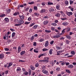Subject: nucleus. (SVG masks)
Masks as SVG:
<instances>
[{"mask_svg":"<svg viewBox=\"0 0 76 76\" xmlns=\"http://www.w3.org/2000/svg\"><path fill=\"white\" fill-rule=\"evenodd\" d=\"M25 51H22L20 53V55L21 56H23V54H25Z\"/></svg>","mask_w":76,"mask_h":76,"instance_id":"28","label":"nucleus"},{"mask_svg":"<svg viewBox=\"0 0 76 76\" xmlns=\"http://www.w3.org/2000/svg\"><path fill=\"white\" fill-rule=\"evenodd\" d=\"M66 29L67 31H70V28H69L67 27L65 28V30Z\"/></svg>","mask_w":76,"mask_h":76,"instance_id":"47","label":"nucleus"},{"mask_svg":"<svg viewBox=\"0 0 76 76\" xmlns=\"http://www.w3.org/2000/svg\"><path fill=\"white\" fill-rule=\"evenodd\" d=\"M55 16H56L57 18H60V14L59 13H57L56 14Z\"/></svg>","mask_w":76,"mask_h":76,"instance_id":"12","label":"nucleus"},{"mask_svg":"<svg viewBox=\"0 0 76 76\" xmlns=\"http://www.w3.org/2000/svg\"><path fill=\"white\" fill-rule=\"evenodd\" d=\"M34 10H38V8L36 6L34 7Z\"/></svg>","mask_w":76,"mask_h":76,"instance_id":"39","label":"nucleus"},{"mask_svg":"<svg viewBox=\"0 0 76 76\" xmlns=\"http://www.w3.org/2000/svg\"><path fill=\"white\" fill-rule=\"evenodd\" d=\"M44 61H45V63H48V61H49V58L47 57H45L44 58Z\"/></svg>","mask_w":76,"mask_h":76,"instance_id":"2","label":"nucleus"},{"mask_svg":"<svg viewBox=\"0 0 76 76\" xmlns=\"http://www.w3.org/2000/svg\"><path fill=\"white\" fill-rule=\"evenodd\" d=\"M24 75H28V72H24Z\"/></svg>","mask_w":76,"mask_h":76,"instance_id":"52","label":"nucleus"},{"mask_svg":"<svg viewBox=\"0 0 76 76\" xmlns=\"http://www.w3.org/2000/svg\"><path fill=\"white\" fill-rule=\"evenodd\" d=\"M21 51V47L20 46H19L18 48V53H20Z\"/></svg>","mask_w":76,"mask_h":76,"instance_id":"15","label":"nucleus"},{"mask_svg":"<svg viewBox=\"0 0 76 76\" xmlns=\"http://www.w3.org/2000/svg\"><path fill=\"white\" fill-rule=\"evenodd\" d=\"M48 5H52L53 4V3L49 1L48 3Z\"/></svg>","mask_w":76,"mask_h":76,"instance_id":"37","label":"nucleus"},{"mask_svg":"<svg viewBox=\"0 0 76 76\" xmlns=\"http://www.w3.org/2000/svg\"><path fill=\"white\" fill-rule=\"evenodd\" d=\"M34 36H32L31 38V41H32V40H34Z\"/></svg>","mask_w":76,"mask_h":76,"instance_id":"51","label":"nucleus"},{"mask_svg":"<svg viewBox=\"0 0 76 76\" xmlns=\"http://www.w3.org/2000/svg\"><path fill=\"white\" fill-rule=\"evenodd\" d=\"M66 38H67V39H71V37H70V36L69 35H67L66 36Z\"/></svg>","mask_w":76,"mask_h":76,"instance_id":"41","label":"nucleus"},{"mask_svg":"<svg viewBox=\"0 0 76 76\" xmlns=\"http://www.w3.org/2000/svg\"><path fill=\"white\" fill-rule=\"evenodd\" d=\"M62 51H60L59 52V51L57 52V56H60V54H61V52Z\"/></svg>","mask_w":76,"mask_h":76,"instance_id":"27","label":"nucleus"},{"mask_svg":"<svg viewBox=\"0 0 76 76\" xmlns=\"http://www.w3.org/2000/svg\"><path fill=\"white\" fill-rule=\"evenodd\" d=\"M59 62L60 63H61V64L62 66H63L64 65V64H65V63L63 61H60Z\"/></svg>","mask_w":76,"mask_h":76,"instance_id":"35","label":"nucleus"},{"mask_svg":"<svg viewBox=\"0 0 76 76\" xmlns=\"http://www.w3.org/2000/svg\"><path fill=\"white\" fill-rule=\"evenodd\" d=\"M34 15H35V16H37V17L39 16V13H36V12H34Z\"/></svg>","mask_w":76,"mask_h":76,"instance_id":"29","label":"nucleus"},{"mask_svg":"<svg viewBox=\"0 0 76 76\" xmlns=\"http://www.w3.org/2000/svg\"><path fill=\"white\" fill-rule=\"evenodd\" d=\"M65 4L66 6H68L69 5V1L67 0L64 1Z\"/></svg>","mask_w":76,"mask_h":76,"instance_id":"16","label":"nucleus"},{"mask_svg":"<svg viewBox=\"0 0 76 76\" xmlns=\"http://www.w3.org/2000/svg\"><path fill=\"white\" fill-rule=\"evenodd\" d=\"M65 42L66 44H67L68 45V44H69V43H70V41L68 40H67L65 41Z\"/></svg>","mask_w":76,"mask_h":76,"instance_id":"34","label":"nucleus"},{"mask_svg":"<svg viewBox=\"0 0 76 76\" xmlns=\"http://www.w3.org/2000/svg\"><path fill=\"white\" fill-rule=\"evenodd\" d=\"M72 54L74 55L75 54V52L74 51H72L71 52Z\"/></svg>","mask_w":76,"mask_h":76,"instance_id":"62","label":"nucleus"},{"mask_svg":"<svg viewBox=\"0 0 76 76\" xmlns=\"http://www.w3.org/2000/svg\"><path fill=\"white\" fill-rule=\"evenodd\" d=\"M60 68L57 67L56 68V70H57V71H58V72H59V71H60Z\"/></svg>","mask_w":76,"mask_h":76,"instance_id":"49","label":"nucleus"},{"mask_svg":"<svg viewBox=\"0 0 76 76\" xmlns=\"http://www.w3.org/2000/svg\"><path fill=\"white\" fill-rule=\"evenodd\" d=\"M48 23V21H44L43 23V24L45 25H47Z\"/></svg>","mask_w":76,"mask_h":76,"instance_id":"25","label":"nucleus"},{"mask_svg":"<svg viewBox=\"0 0 76 76\" xmlns=\"http://www.w3.org/2000/svg\"><path fill=\"white\" fill-rule=\"evenodd\" d=\"M19 14V12H15L13 14L14 16H17V15H18Z\"/></svg>","mask_w":76,"mask_h":76,"instance_id":"23","label":"nucleus"},{"mask_svg":"<svg viewBox=\"0 0 76 76\" xmlns=\"http://www.w3.org/2000/svg\"><path fill=\"white\" fill-rule=\"evenodd\" d=\"M4 50L5 51H9V48H4Z\"/></svg>","mask_w":76,"mask_h":76,"instance_id":"42","label":"nucleus"},{"mask_svg":"<svg viewBox=\"0 0 76 76\" xmlns=\"http://www.w3.org/2000/svg\"><path fill=\"white\" fill-rule=\"evenodd\" d=\"M72 14H73V13H72V12H68L66 13V15H68L69 16H70V15H72Z\"/></svg>","mask_w":76,"mask_h":76,"instance_id":"10","label":"nucleus"},{"mask_svg":"<svg viewBox=\"0 0 76 76\" xmlns=\"http://www.w3.org/2000/svg\"><path fill=\"white\" fill-rule=\"evenodd\" d=\"M38 41L39 42H43V41H44V39L42 38L41 37H40Z\"/></svg>","mask_w":76,"mask_h":76,"instance_id":"3","label":"nucleus"},{"mask_svg":"<svg viewBox=\"0 0 76 76\" xmlns=\"http://www.w3.org/2000/svg\"><path fill=\"white\" fill-rule=\"evenodd\" d=\"M66 30V29H64L63 31H62L61 33L59 34H60V35H62L64 34V33L65 32V31H64V30Z\"/></svg>","mask_w":76,"mask_h":76,"instance_id":"19","label":"nucleus"},{"mask_svg":"<svg viewBox=\"0 0 76 76\" xmlns=\"http://www.w3.org/2000/svg\"><path fill=\"white\" fill-rule=\"evenodd\" d=\"M4 20L6 22H9V19L8 18H5L4 19Z\"/></svg>","mask_w":76,"mask_h":76,"instance_id":"14","label":"nucleus"},{"mask_svg":"<svg viewBox=\"0 0 76 76\" xmlns=\"http://www.w3.org/2000/svg\"><path fill=\"white\" fill-rule=\"evenodd\" d=\"M45 12V9H42L40 11V13H43Z\"/></svg>","mask_w":76,"mask_h":76,"instance_id":"22","label":"nucleus"},{"mask_svg":"<svg viewBox=\"0 0 76 76\" xmlns=\"http://www.w3.org/2000/svg\"><path fill=\"white\" fill-rule=\"evenodd\" d=\"M35 67H38V66H39V64L38 63H37L35 64Z\"/></svg>","mask_w":76,"mask_h":76,"instance_id":"33","label":"nucleus"},{"mask_svg":"<svg viewBox=\"0 0 76 76\" xmlns=\"http://www.w3.org/2000/svg\"><path fill=\"white\" fill-rule=\"evenodd\" d=\"M52 51H53V49H50L49 51L50 54V55L52 54L53 53Z\"/></svg>","mask_w":76,"mask_h":76,"instance_id":"30","label":"nucleus"},{"mask_svg":"<svg viewBox=\"0 0 76 76\" xmlns=\"http://www.w3.org/2000/svg\"><path fill=\"white\" fill-rule=\"evenodd\" d=\"M11 53L9 52H6V54H7V55H8V54H10Z\"/></svg>","mask_w":76,"mask_h":76,"instance_id":"60","label":"nucleus"},{"mask_svg":"<svg viewBox=\"0 0 76 76\" xmlns=\"http://www.w3.org/2000/svg\"><path fill=\"white\" fill-rule=\"evenodd\" d=\"M6 10V11L7 13H9L11 12V10L10 9H7Z\"/></svg>","mask_w":76,"mask_h":76,"instance_id":"13","label":"nucleus"},{"mask_svg":"<svg viewBox=\"0 0 76 76\" xmlns=\"http://www.w3.org/2000/svg\"><path fill=\"white\" fill-rule=\"evenodd\" d=\"M37 27H38V25H35L33 26L32 28L34 29H37Z\"/></svg>","mask_w":76,"mask_h":76,"instance_id":"20","label":"nucleus"},{"mask_svg":"<svg viewBox=\"0 0 76 76\" xmlns=\"http://www.w3.org/2000/svg\"><path fill=\"white\" fill-rule=\"evenodd\" d=\"M61 35L59 33H57L56 35L54 36L53 37V38L56 39V38H60Z\"/></svg>","mask_w":76,"mask_h":76,"instance_id":"1","label":"nucleus"},{"mask_svg":"<svg viewBox=\"0 0 76 76\" xmlns=\"http://www.w3.org/2000/svg\"><path fill=\"white\" fill-rule=\"evenodd\" d=\"M42 6H45V2H43L42 3Z\"/></svg>","mask_w":76,"mask_h":76,"instance_id":"63","label":"nucleus"},{"mask_svg":"<svg viewBox=\"0 0 76 76\" xmlns=\"http://www.w3.org/2000/svg\"><path fill=\"white\" fill-rule=\"evenodd\" d=\"M35 24V22H33V23L32 22L31 23L29 27H32V26H33Z\"/></svg>","mask_w":76,"mask_h":76,"instance_id":"21","label":"nucleus"},{"mask_svg":"<svg viewBox=\"0 0 76 76\" xmlns=\"http://www.w3.org/2000/svg\"><path fill=\"white\" fill-rule=\"evenodd\" d=\"M34 53H38V51L36 50L35 49H34Z\"/></svg>","mask_w":76,"mask_h":76,"instance_id":"58","label":"nucleus"},{"mask_svg":"<svg viewBox=\"0 0 76 76\" xmlns=\"http://www.w3.org/2000/svg\"><path fill=\"white\" fill-rule=\"evenodd\" d=\"M44 53L40 54L39 55L38 58H40L41 57H43V56H44Z\"/></svg>","mask_w":76,"mask_h":76,"instance_id":"31","label":"nucleus"},{"mask_svg":"<svg viewBox=\"0 0 76 76\" xmlns=\"http://www.w3.org/2000/svg\"><path fill=\"white\" fill-rule=\"evenodd\" d=\"M30 23V22H28L27 21H26L25 23V25H29Z\"/></svg>","mask_w":76,"mask_h":76,"instance_id":"45","label":"nucleus"},{"mask_svg":"<svg viewBox=\"0 0 76 76\" xmlns=\"http://www.w3.org/2000/svg\"><path fill=\"white\" fill-rule=\"evenodd\" d=\"M9 65L10 66H12L13 65V63L12 62H10L9 64Z\"/></svg>","mask_w":76,"mask_h":76,"instance_id":"56","label":"nucleus"},{"mask_svg":"<svg viewBox=\"0 0 76 76\" xmlns=\"http://www.w3.org/2000/svg\"><path fill=\"white\" fill-rule=\"evenodd\" d=\"M15 33L13 32L12 34V37H15Z\"/></svg>","mask_w":76,"mask_h":76,"instance_id":"48","label":"nucleus"},{"mask_svg":"<svg viewBox=\"0 0 76 76\" xmlns=\"http://www.w3.org/2000/svg\"><path fill=\"white\" fill-rule=\"evenodd\" d=\"M43 51H48V49H46L45 48H43L42 49Z\"/></svg>","mask_w":76,"mask_h":76,"instance_id":"40","label":"nucleus"},{"mask_svg":"<svg viewBox=\"0 0 76 76\" xmlns=\"http://www.w3.org/2000/svg\"><path fill=\"white\" fill-rule=\"evenodd\" d=\"M52 26H57V24L55 23H52L51 24Z\"/></svg>","mask_w":76,"mask_h":76,"instance_id":"44","label":"nucleus"},{"mask_svg":"<svg viewBox=\"0 0 76 76\" xmlns=\"http://www.w3.org/2000/svg\"><path fill=\"white\" fill-rule=\"evenodd\" d=\"M68 68H69L70 69H73V68L74 66H73L72 65H69L68 66Z\"/></svg>","mask_w":76,"mask_h":76,"instance_id":"17","label":"nucleus"},{"mask_svg":"<svg viewBox=\"0 0 76 76\" xmlns=\"http://www.w3.org/2000/svg\"><path fill=\"white\" fill-rule=\"evenodd\" d=\"M69 3H70V4H73V1L72 0H70Z\"/></svg>","mask_w":76,"mask_h":76,"instance_id":"55","label":"nucleus"},{"mask_svg":"<svg viewBox=\"0 0 76 76\" xmlns=\"http://www.w3.org/2000/svg\"><path fill=\"white\" fill-rule=\"evenodd\" d=\"M5 16V14H2L0 15V18H3V17H4Z\"/></svg>","mask_w":76,"mask_h":76,"instance_id":"36","label":"nucleus"},{"mask_svg":"<svg viewBox=\"0 0 76 76\" xmlns=\"http://www.w3.org/2000/svg\"><path fill=\"white\" fill-rule=\"evenodd\" d=\"M49 10L50 12H53L54 11V9L53 7H51L50 8H49Z\"/></svg>","mask_w":76,"mask_h":76,"instance_id":"4","label":"nucleus"},{"mask_svg":"<svg viewBox=\"0 0 76 76\" xmlns=\"http://www.w3.org/2000/svg\"><path fill=\"white\" fill-rule=\"evenodd\" d=\"M33 45H34V47L37 46V42H34Z\"/></svg>","mask_w":76,"mask_h":76,"instance_id":"53","label":"nucleus"},{"mask_svg":"<svg viewBox=\"0 0 76 76\" xmlns=\"http://www.w3.org/2000/svg\"><path fill=\"white\" fill-rule=\"evenodd\" d=\"M19 22L20 23V24L21 25L22 24H23V23H24V21L23 20H19V22H18V23H19Z\"/></svg>","mask_w":76,"mask_h":76,"instance_id":"7","label":"nucleus"},{"mask_svg":"<svg viewBox=\"0 0 76 76\" xmlns=\"http://www.w3.org/2000/svg\"><path fill=\"white\" fill-rule=\"evenodd\" d=\"M65 70L66 72V73H71V72H70V71L69 70L66 69Z\"/></svg>","mask_w":76,"mask_h":76,"instance_id":"38","label":"nucleus"},{"mask_svg":"<svg viewBox=\"0 0 76 76\" xmlns=\"http://www.w3.org/2000/svg\"><path fill=\"white\" fill-rule=\"evenodd\" d=\"M48 44H49V43H48V41H46L45 45V47H47L48 45Z\"/></svg>","mask_w":76,"mask_h":76,"instance_id":"6","label":"nucleus"},{"mask_svg":"<svg viewBox=\"0 0 76 76\" xmlns=\"http://www.w3.org/2000/svg\"><path fill=\"white\" fill-rule=\"evenodd\" d=\"M30 69L32 70H35V67H34L32 65H31L30 66Z\"/></svg>","mask_w":76,"mask_h":76,"instance_id":"24","label":"nucleus"},{"mask_svg":"<svg viewBox=\"0 0 76 76\" xmlns=\"http://www.w3.org/2000/svg\"><path fill=\"white\" fill-rule=\"evenodd\" d=\"M61 20H66L67 18H61Z\"/></svg>","mask_w":76,"mask_h":76,"instance_id":"59","label":"nucleus"},{"mask_svg":"<svg viewBox=\"0 0 76 76\" xmlns=\"http://www.w3.org/2000/svg\"><path fill=\"white\" fill-rule=\"evenodd\" d=\"M45 32H46V33H50V32H51V31L50 30H45Z\"/></svg>","mask_w":76,"mask_h":76,"instance_id":"26","label":"nucleus"},{"mask_svg":"<svg viewBox=\"0 0 76 76\" xmlns=\"http://www.w3.org/2000/svg\"><path fill=\"white\" fill-rule=\"evenodd\" d=\"M10 29L11 31H12V32H14V31H15V29H13V28H10Z\"/></svg>","mask_w":76,"mask_h":76,"instance_id":"57","label":"nucleus"},{"mask_svg":"<svg viewBox=\"0 0 76 76\" xmlns=\"http://www.w3.org/2000/svg\"><path fill=\"white\" fill-rule=\"evenodd\" d=\"M34 3L33 1H31L30 2H28V4H34Z\"/></svg>","mask_w":76,"mask_h":76,"instance_id":"46","label":"nucleus"},{"mask_svg":"<svg viewBox=\"0 0 76 76\" xmlns=\"http://www.w3.org/2000/svg\"><path fill=\"white\" fill-rule=\"evenodd\" d=\"M56 47L57 50H60V49H61V48L58 46H56Z\"/></svg>","mask_w":76,"mask_h":76,"instance_id":"43","label":"nucleus"},{"mask_svg":"<svg viewBox=\"0 0 76 76\" xmlns=\"http://www.w3.org/2000/svg\"><path fill=\"white\" fill-rule=\"evenodd\" d=\"M20 70H21V69L20 68V67H18L16 70L17 72H19V71H20Z\"/></svg>","mask_w":76,"mask_h":76,"instance_id":"32","label":"nucleus"},{"mask_svg":"<svg viewBox=\"0 0 76 76\" xmlns=\"http://www.w3.org/2000/svg\"><path fill=\"white\" fill-rule=\"evenodd\" d=\"M19 16L20 19L21 20H23V19H24V16H23V15H19Z\"/></svg>","mask_w":76,"mask_h":76,"instance_id":"11","label":"nucleus"},{"mask_svg":"<svg viewBox=\"0 0 76 76\" xmlns=\"http://www.w3.org/2000/svg\"><path fill=\"white\" fill-rule=\"evenodd\" d=\"M53 43H54V41L53 40L50 42V44H51V45L53 44Z\"/></svg>","mask_w":76,"mask_h":76,"instance_id":"61","label":"nucleus"},{"mask_svg":"<svg viewBox=\"0 0 76 76\" xmlns=\"http://www.w3.org/2000/svg\"><path fill=\"white\" fill-rule=\"evenodd\" d=\"M56 8L58 10H60V5L58 4H57L56 6Z\"/></svg>","mask_w":76,"mask_h":76,"instance_id":"5","label":"nucleus"},{"mask_svg":"<svg viewBox=\"0 0 76 76\" xmlns=\"http://www.w3.org/2000/svg\"><path fill=\"white\" fill-rule=\"evenodd\" d=\"M28 74H29V75H31V70L30 69L29 71H28Z\"/></svg>","mask_w":76,"mask_h":76,"instance_id":"50","label":"nucleus"},{"mask_svg":"<svg viewBox=\"0 0 76 76\" xmlns=\"http://www.w3.org/2000/svg\"><path fill=\"white\" fill-rule=\"evenodd\" d=\"M68 23L67 22H64L62 23V25L65 26H66L68 25Z\"/></svg>","mask_w":76,"mask_h":76,"instance_id":"8","label":"nucleus"},{"mask_svg":"<svg viewBox=\"0 0 76 76\" xmlns=\"http://www.w3.org/2000/svg\"><path fill=\"white\" fill-rule=\"evenodd\" d=\"M20 25H21V24H16L15 25V26H20Z\"/></svg>","mask_w":76,"mask_h":76,"instance_id":"54","label":"nucleus"},{"mask_svg":"<svg viewBox=\"0 0 76 76\" xmlns=\"http://www.w3.org/2000/svg\"><path fill=\"white\" fill-rule=\"evenodd\" d=\"M4 55L3 53H2L0 54V58H4Z\"/></svg>","mask_w":76,"mask_h":76,"instance_id":"18","label":"nucleus"},{"mask_svg":"<svg viewBox=\"0 0 76 76\" xmlns=\"http://www.w3.org/2000/svg\"><path fill=\"white\" fill-rule=\"evenodd\" d=\"M42 72L44 74H47L48 73V71L45 70V69H43Z\"/></svg>","mask_w":76,"mask_h":76,"instance_id":"9","label":"nucleus"},{"mask_svg":"<svg viewBox=\"0 0 76 76\" xmlns=\"http://www.w3.org/2000/svg\"><path fill=\"white\" fill-rule=\"evenodd\" d=\"M45 19H48V16H45L44 17Z\"/></svg>","mask_w":76,"mask_h":76,"instance_id":"64","label":"nucleus"}]
</instances>
